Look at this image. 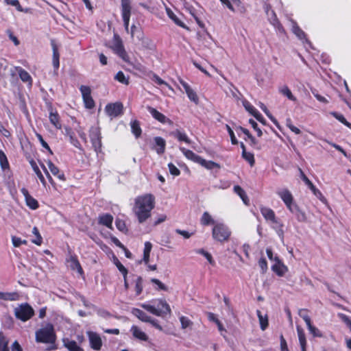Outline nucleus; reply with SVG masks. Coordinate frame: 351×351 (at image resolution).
<instances>
[{"label":"nucleus","mask_w":351,"mask_h":351,"mask_svg":"<svg viewBox=\"0 0 351 351\" xmlns=\"http://www.w3.org/2000/svg\"><path fill=\"white\" fill-rule=\"evenodd\" d=\"M154 204L155 198L151 194L138 196L135 199L133 212L139 223H142L150 217Z\"/></svg>","instance_id":"f257e3e1"},{"label":"nucleus","mask_w":351,"mask_h":351,"mask_svg":"<svg viewBox=\"0 0 351 351\" xmlns=\"http://www.w3.org/2000/svg\"><path fill=\"white\" fill-rule=\"evenodd\" d=\"M36 341L44 343H54L56 334L52 324H47L36 332Z\"/></svg>","instance_id":"f03ea898"},{"label":"nucleus","mask_w":351,"mask_h":351,"mask_svg":"<svg viewBox=\"0 0 351 351\" xmlns=\"http://www.w3.org/2000/svg\"><path fill=\"white\" fill-rule=\"evenodd\" d=\"M231 232L223 223H217L214 226L212 231L213 238L219 242L228 241Z\"/></svg>","instance_id":"7ed1b4c3"},{"label":"nucleus","mask_w":351,"mask_h":351,"mask_svg":"<svg viewBox=\"0 0 351 351\" xmlns=\"http://www.w3.org/2000/svg\"><path fill=\"white\" fill-rule=\"evenodd\" d=\"M14 314L18 319L26 322L34 315V311L28 304L25 303L15 308Z\"/></svg>","instance_id":"20e7f679"},{"label":"nucleus","mask_w":351,"mask_h":351,"mask_svg":"<svg viewBox=\"0 0 351 351\" xmlns=\"http://www.w3.org/2000/svg\"><path fill=\"white\" fill-rule=\"evenodd\" d=\"M278 195L284 202L287 208L291 212L295 213L298 210V207L293 203V196L291 192L287 189H283L277 191Z\"/></svg>","instance_id":"39448f33"},{"label":"nucleus","mask_w":351,"mask_h":351,"mask_svg":"<svg viewBox=\"0 0 351 351\" xmlns=\"http://www.w3.org/2000/svg\"><path fill=\"white\" fill-rule=\"evenodd\" d=\"M121 15L124 23V27L128 33H129V22L131 15V2L130 0H121Z\"/></svg>","instance_id":"423d86ee"},{"label":"nucleus","mask_w":351,"mask_h":351,"mask_svg":"<svg viewBox=\"0 0 351 351\" xmlns=\"http://www.w3.org/2000/svg\"><path fill=\"white\" fill-rule=\"evenodd\" d=\"M111 49L114 51V52L117 54L120 58H121L124 61L127 62L128 60V56L125 51L123 45L122 44V41L119 36L114 35L113 43L111 46Z\"/></svg>","instance_id":"0eeeda50"},{"label":"nucleus","mask_w":351,"mask_h":351,"mask_svg":"<svg viewBox=\"0 0 351 351\" xmlns=\"http://www.w3.org/2000/svg\"><path fill=\"white\" fill-rule=\"evenodd\" d=\"M90 138L95 152H99L101 148V136L100 130L98 127H92L90 129Z\"/></svg>","instance_id":"6e6552de"},{"label":"nucleus","mask_w":351,"mask_h":351,"mask_svg":"<svg viewBox=\"0 0 351 351\" xmlns=\"http://www.w3.org/2000/svg\"><path fill=\"white\" fill-rule=\"evenodd\" d=\"M85 107L91 109L95 106V102L91 97V90L89 86L82 85L80 87Z\"/></svg>","instance_id":"1a4fd4ad"},{"label":"nucleus","mask_w":351,"mask_h":351,"mask_svg":"<svg viewBox=\"0 0 351 351\" xmlns=\"http://www.w3.org/2000/svg\"><path fill=\"white\" fill-rule=\"evenodd\" d=\"M86 335L90 348L95 350H100L102 347V340L100 335L93 331H87Z\"/></svg>","instance_id":"9d476101"},{"label":"nucleus","mask_w":351,"mask_h":351,"mask_svg":"<svg viewBox=\"0 0 351 351\" xmlns=\"http://www.w3.org/2000/svg\"><path fill=\"white\" fill-rule=\"evenodd\" d=\"M105 110L109 117H116L122 113L123 105L119 102L110 104L106 106Z\"/></svg>","instance_id":"9b49d317"},{"label":"nucleus","mask_w":351,"mask_h":351,"mask_svg":"<svg viewBox=\"0 0 351 351\" xmlns=\"http://www.w3.org/2000/svg\"><path fill=\"white\" fill-rule=\"evenodd\" d=\"M147 109L148 112L152 114V116L155 119H156L157 121L160 122L161 123L169 124V125L173 124V122L171 119L167 118L165 114H162L161 112L158 111L156 109H155L151 106H147Z\"/></svg>","instance_id":"f8f14e48"},{"label":"nucleus","mask_w":351,"mask_h":351,"mask_svg":"<svg viewBox=\"0 0 351 351\" xmlns=\"http://www.w3.org/2000/svg\"><path fill=\"white\" fill-rule=\"evenodd\" d=\"M271 269L279 276H282L288 271V268L279 259L278 256L274 258V264L271 266Z\"/></svg>","instance_id":"ddd939ff"},{"label":"nucleus","mask_w":351,"mask_h":351,"mask_svg":"<svg viewBox=\"0 0 351 351\" xmlns=\"http://www.w3.org/2000/svg\"><path fill=\"white\" fill-rule=\"evenodd\" d=\"M261 213L266 221L271 223H276L278 222L276 215L271 208L262 206L261 208Z\"/></svg>","instance_id":"4468645a"},{"label":"nucleus","mask_w":351,"mask_h":351,"mask_svg":"<svg viewBox=\"0 0 351 351\" xmlns=\"http://www.w3.org/2000/svg\"><path fill=\"white\" fill-rule=\"evenodd\" d=\"M51 45L53 51L52 64L55 70H58L60 66V53L58 47L54 40H51Z\"/></svg>","instance_id":"2eb2a0df"},{"label":"nucleus","mask_w":351,"mask_h":351,"mask_svg":"<svg viewBox=\"0 0 351 351\" xmlns=\"http://www.w3.org/2000/svg\"><path fill=\"white\" fill-rule=\"evenodd\" d=\"M21 191L22 194L23 195V196L25 197L27 205L31 209H33V210L36 209L38 207V203L37 200H36L33 197H32L29 195L28 191L26 189L23 188V189H21Z\"/></svg>","instance_id":"dca6fc26"},{"label":"nucleus","mask_w":351,"mask_h":351,"mask_svg":"<svg viewBox=\"0 0 351 351\" xmlns=\"http://www.w3.org/2000/svg\"><path fill=\"white\" fill-rule=\"evenodd\" d=\"M181 84L183 86L189 99L191 101L197 104L198 102V97L196 93L190 87V86L187 83L184 82H181Z\"/></svg>","instance_id":"f3484780"},{"label":"nucleus","mask_w":351,"mask_h":351,"mask_svg":"<svg viewBox=\"0 0 351 351\" xmlns=\"http://www.w3.org/2000/svg\"><path fill=\"white\" fill-rule=\"evenodd\" d=\"M222 4L225 5L230 11L234 12L241 5L240 0H219Z\"/></svg>","instance_id":"a211bd4d"},{"label":"nucleus","mask_w":351,"mask_h":351,"mask_svg":"<svg viewBox=\"0 0 351 351\" xmlns=\"http://www.w3.org/2000/svg\"><path fill=\"white\" fill-rule=\"evenodd\" d=\"M130 331L132 332L133 336L135 338L138 339L141 341L148 340L147 335L136 326H132L130 329Z\"/></svg>","instance_id":"6ab92c4d"},{"label":"nucleus","mask_w":351,"mask_h":351,"mask_svg":"<svg viewBox=\"0 0 351 351\" xmlns=\"http://www.w3.org/2000/svg\"><path fill=\"white\" fill-rule=\"evenodd\" d=\"M180 150L182 152V153L184 155V156L188 158L189 160H191L195 162L198 163L200 156L196 155L194 152L192 151L187 149L184 147H180Z\"/></svg>","instance_id":"aec40b11"},{"label":"nucleus","mask_w":351,"mask_h":351,"mask_svg":"<svg viewBox=\"0 0 351 351\" xmlns=\"http://www.w3.org/2000/svg\"><path fill=\"white\" fill-rule=\"evenodd\" d=\"M98 220L100 224H102L109 228H112L113 217L111 215H101L99 217Z\"/></svg>","instance_id":"412c9836"},{"label":"nucleus","mask_w":351,"mask_h":351,"mask_svg":"<svg viewBox=\"0 0 351 351\" xmlns=\"http://www.w3.org/2000/svg\"><path fill=\"white\" fill-rule=\"evenodd\" d=\"M47 164L53 176H57L61 180H65L64 175L60 173L59 169L51 160H48Z\"/></svg>","instance_id":"4be33fe9"},{"label":"nucleus","mask_w":351,"mask_h":351,"mask_svg":"<svg viewBox=\"0 0 351 351\" xmlns=\"http://www.w3.org/2000/svg\"><path fill=\"white\" fill-rule=\"evenodd\" d=\"M132 313L142 322H147L151 321V317L148 316L145 312L138 308H133L132 310Z\"/></svg>","instance_id":"5701e85b"},{"label":"nucleus","mask_w":351,"mask_h":351,"mask_svg":"<svg viewBox=\"0 0 351 351\" xmlns=\"http://www.w3.org/2000/svg\"><path fill=\"white\" fill-rule=\"evenodd\" d=\"M154 142L158 147L156 151L158 154H161L165 152L166 142L162 137L157 136L154 138Z\"/></svg>","instance_id":"b1692460"},{"label":"nucleus","mask_w":351,"mask_h":351,"mask_svg":"<svg viewBox=\"0 0 351 351\" xmlns=\"http://www.w3.org/2000/svg\"><path fill=\"white\" fill-rule=\"evenodd\" d=\"M256 314L258 317L261 328L262 330H265L268 326V316L266 314L263 315L259 310L256 311Z\"/></svg>","instance_id":"393cba45"},{"label":"nucleus","mask_w":351,"mask_h":351,"mask_svg":"<svg viewBox=\"0 0 351 351\" xmlns=\"http://www.w3.org/2000/svg\"><path fill=\"white\" fill-rule=\"evenodd\" d=\"M49 121L50 123L54 125V127L58 130L62 128V125L60 122V117L57 112H51L49 113Z\"/></svg>","instance_id":"a878e982"},{"label":"nucleus","mask_w":351,"mask_h":351,"mask_svg":"<svg viewBox=\"0 0 351 351\" xmlns=\"http://www.w3.org/2000/svg\"><path fill=\"white\" fill-rule=\"evenodd\" d=\"M64 345L69 351H83L75 341L69 339H64Z\"/></svg>","instance_id":"bb28decb"},{"label":"nucleus","mask_w":351,"mask_h":351,"mask_svg":"<svg viewBox=\"0 0 351 351\" xmlns=\"http://www.w3.org/2000/svg\"><path fill=\"white\" fill-rule=\"evenodd\" d=\"M152 248V244L149 241H146L145 243L144 250H143V262L147 265L149 261V255Z\"/></svg>","instance_id":"cd10ccee"},{"label":"nucleus","mask_w":351,"mask_h":351,"mask_svg":"<svg viewBox=\"0 0 351 351\" xmlns=\"http://www.w3.org/2000/svg\"><path fill=\"white\" fill-rule=\"evenodd\" d=\"M167 14L168 16L178 26L182 27L183 28H187L184 23L180 20V19L173 13L172 10L169 8L166 9Z\"/></svg>","instance_id":"c85d7f7f"},{"label":"nucleus","mask_w":351,"mask_h":351,"mask_svg":"<svg viewBox=\"0 0 351 351\" xmlns=\"http://www.w3.org/2000/svg\"><path fill=\"white\" fill-rule=\"evenodd\" d=\"M171 134L180 141H184L187 144H190L191 143V140L189 138L186 134L184 132H182L178 130L173 132Z\"/></svg>","instance_id":"c756f323"},{"label":"nucleus","mask_w":351,"mask_h":351,"mask_svg":"<svg viewBox=\"0 0 351 351\" xmlns=\"http://www.w3.org/2000/svg\"><path fill=\"white\" fill-rule=\"evenodd\" d=\"M0 299L3 300L15 301L19 299V295L15 292L7 293L0 291Z\"/></svg>","instance_id":"7c9ffc66"},{"label":"nucleus","mask_w":351,"mask_h":351,"mask_svg":"<svg viewBox=\"0 0 351 351\" xmlns=\"http://www.w3.org/2000/svg\"><path fill=\"white\" fill-rule=\"evenodd\" d=\"M29 163H30L31 167H32L34 173L36 174V176L39 178V180L41 182V183L43 185H45L46 182H45V180L44 178V176H43V174H42L41 171H40V169H39L38 165H36V162L34 160H30Z\"/></svg>","instance_id":"2f4dec72"},{"label":"nucleus","mask_w":351,"mask_h":351,"mask_svg":"<svg viewBox=\"0 0 351 351\" xmlns=\"http://www.w3.org/2000/svg\"><path fill=\"white\" fill-rule=\"evenodd\" d=\"M142 308L147 310V311L150 312L151 313L160 316L162 315V309L157 308L154 306L147 304H141Z\"/></svg>","instance_id":"473e14b6"},{"label":"nucleus","mask_w":351,"mask_h":351,"mask_svg":"<svg viewBox=\"0 0 351 351\" xmlns=\"http://www.w3.org/2000/svg\"><path fill=\"white\" fill-rule=\"evenodd\" d=\"M198 163L207 169H213L215 167H219V165L217 163L211 160H206L202 157L200 158Z\"/></svg>","instance_id":"72a5a7b5"},{"label":"nucleus","mask_w":351,"mask_h":351,"mask_svg":"<svg viewBox=\"0 0 351 351\" xmlns=\"http://www.w3.org/2000/svg\"><path fill=\"white\" fill-rule=\"evenodd\" d=\"M279 93L285 96H286L291 101H295L296 98L293 95L291 90L287 86H283L280 87Z\"/></svg>","instance_id":"f704fd0d"},{"label":"nucleus","mask_w":351,"mask_h":351,"mask_svg":"<svg viewBox=\"0 0 351 351\" xmlns=\"http://www.w3.org/2000/svg\"><path fill=\"white\" fill-rule=\"evenodd\" d=\"M243 106L245 109L250 113L252 115L254 116L256 114L259 117L258 111L247 100L244 99L243 101Z\"/></svg>","instance_id":"c9c22d12"},{"label":"nucleus","mask_w":351,"mask_h":351,"mask_svg":"<svg viewBox=\"0 0 351 351\" xmlns=\"http://www.w3.org/2000/svg\"><path fill=\"white\" fill-rule=\"evenodd\" d=\"M297 332H298V336L300 347L301 348L306 347V340L305 333H304L303 329L299 326H297Z\"/></svg>","instance_id":"e433bc0d"},{"label":"nucleus","mask_w":351,"mask_h":351,"mask_svg":"<svg viewBox=\"0 0 351 351\" xmlns=\"http://www.w3.org/2000/svg\"><path fill=\"white\" fill-rule=\"evenodd\" d=\"M132 132L136 138L139 137L141 134V129L140 128L139 122L136 120L133 121L130 123Z\"/></svg>","instance_id":"4c0bfd02"},{"label":"nucleus","mask_w":351,"mask_h":351,"mask_svg":"<svg viewBox=\"0 0 351 351\" xmlns=\"http://www.w3.org/2000/svg\"><path fill=\"white\" fill-rule=\"evenodd\" d=\"M234 191L241 198L243 202L247 204L248 198L245 191L239 185H236L234 186Z\"/></svg>","instance_id":"58836bf2"},{"label":"nucleus","mask_w":351,"mask_h":351,"mask_svg":"<svg viewBox=\"0 0 351 351\" xmlns=\"http://www.w3.org/2000/svg\"><path fill=\"white\" fill-rule=\"evenodd\" d=\"M69 262L70 263V267L73 269H76L80 274L82 272V268L79 261H77V259L75 257L71 256L69 260Z\"/></svg>","instance_id":"ea45409f"},{"label":"nucleus","mask_w":351,"mask_h":351,"mask_svg":"<svg viewBox=\"0 0 351 351\" xmlns=\"http://www.w3.org/2000/svg\"><path fill=\"white\" fill-rule=\"evenodd\" d=\"M32 234L35 236V239H32V242L37 245H40L43 242V238L36 227L33 228Z\"/></svg>","instance_id":"a19ab883"},{"label":"nucleus","mask_w":351,"mask_h":351,"mask_svg":"<svg viewBox=\"0 0 351 351\" xmlns=\"http://www.w3.org/2000/svg\"><path fill=\"white\" fill-rule=\"evenodd\" d=\"M19 75L21 78V80L24 82H29L30 84H32V77L24 69H20L19 70Z\"/></svg>","instance_id":"79ce46f5"},{"label":"nucleus","mask_w":351,"mask_h":351,"mask_svg":"<svg viewBox=\"0 0 351 351\" xmlns=\"http://www.w3.org/2000/svg\"><path fill=\"white\" fill-rule=\"evenodd\" d=\"M201 223L203 225L207 226L210 223H214L215 221L211 215L208 212H204L201 218Z\"/></svg>","instance_id":"37998d69"},{"label":"nucleus","mask_w":351,"mask_h":351,"mask_svg":"<svg viewBox=\"0 0 351 351\" xmlns=\"http://www.w3.org/2000/svg\"><path fill=\"white\" fill-rule=\"evenodd\" d=\"M158 308L162 309V313H170L171 308L169 305L167 303V302L164 300H159L158 304Z\"/></svg>","instance_id":"c03bdc74"},{"label":"nucleus","mask_w":351,"mask_h":351,"mask_svg":"<svg viewBox=\"0 0 351 351\" xmlns=\"http://www.w3.org/2000/svg\"><path fill=\"white\" fill-rule=\"evenodd\" d=\"M8 341L0 332V351H10L8 347Z\"/></svg>","instance_id":"a18cd8bd"},{"label":"nucleus","mask_w":351,"mask_h":351,"mask_svg":"<svg viewBox=\"0 0 351 351\" xmlns=\"http://www.w3.org/2000/svg\"><path fill=\"white\" fill-rule=\"evenodd\" d=\"M298 315L304 319L306 326L311 322V318L308 315V311L305 308H301L298 311Z\"/></svg>","instance_id":"49530a36"},{"label":"nucleus","mask_w":351,"mask_h":351,"mask_svg":"<svg viewBox=\"0 0 351 351\" xmlns=\"http://www.w3.org/2000/svg\"><path fill=\"white\" fill-rule=\"evenodd\" d=\"M143 288V278L138 276L135 280V291L137 295L141 293Z\"/></svg>","instance_id":"de8ad7c7"},{"label":"nucleus","mask_w":351,"mask_h":351,"mask_svg":"<svg viewBox=\"0 0 351 351\" xmlns=\"http://www.w3.org/2000/svg\"><path fill=\"white\" fill-rule=\"evenodd\" d=\"M243 158L247 160L251 166H253L254 164V157L253 154L250 152H247L246 150H243L242 152Z\"/></svg>","instance_id":"09e8293b"},{"label":"nucleus","mask_w":351,"mask_h":351,"mask_svg":"<svg viewBox=\"0 0 351 351\" xmlns=\"http://www.w3.org/2000/svg\"><path fill=\"white\" fill-rule=\"evenodd\" d=\"M307 328L311 334H312L314 337H322V333L320 330L316 327L313 326L311 323L307 325Z\"/></svg>","instance_id":"8fccbe9b"},{"label":"nucleus","mask_w":351,"mask_h":351,"mask_svg":"<svg viewBox=\"0 0 351 351\" xmlns=\"http://www.w3.org/2000/svg\"><path fill=\"white\" fill-rule=\"evenodd\" d=\"M196 252L197 254L203 255L211 265L215 264V261H214L211 254H209L208 252H206L204 250L199 249L196 251Z\"/></svg>","instance_id":"3c124183"},{"label":"nucleus","mask_w":351,"mask_h":351,"mask_svg":"<svg viewBox=\"0 0 351 351\" xmlns=\"http://www.w3.org/2000/svg\"><path fill=\"white\" fill-rule=\"evenodd\" d=\"M331 114L334 117H335L337 120H339L341 123H342L343 124H344L347 127L351 128V123L348 122L346 121V119H345V117L342 114H338L337 112H332Z\"/></svg>","instance_id":"603ef678"},{"label":"nucleus","mask_w":351,"mask_h":351,"mask_svg":"<svg viewBox=\"0 0 351 351\" xmlns=\"http://www.w3.org/2000/svg\"><path fill=\"white\" fill-rule=\"evenodd\" d=\"M180 321L181 323L182 328L183 329L191 327L193 324L192 322L185 316H181L180 317Z\"/></svg>","instance_id":"864d4df0"},{"label":"nucleus","mask_w":351,"mask_h":351,"mask_svg":"<svg viewBox=\"0 0 351 351\" xmlns=\"http://www.w3.org/2000/svg\"><path fill=\"white\" fill-rule=\"evenodd\" d=\"M115 80L124 84H129L128 78H127L125 76L124 73L122 71H119L117 73V75H115Z\"/></svg>","instance_id":"5fc2aeb1"},{"label":"nucleus","mask_w":351,"mask_h":351,"mask_svg":"<svg viewBox=\"0 0 351 351\" xmlns=\"http://www.w3.org/2000/svg\"><path fill=\"white\" fill-rule=\"evenodd\" d=\"M151 282L156 285L157 287H156V289L157 290H162V291H167V287L158 279L156 278H152Z\"/></svg>","instance_id":"6e6d98bb"},{"label":"nucleus","mask_w":351,"mask_h":351,"mask_svg":"<svg viewBox=\"0 0 351 351\" xmlns=\"http://www.w3.org/2000/svg\"><path fill=\"white\" fill-rule=\"evenodd\" d=\"M292 31L300 39L305 38L304 32L295 24L293 25Z\"/></svg>","instance_id":"4d7b16f0"},{"label":"nucleus","mask_w":351,"mask_h":351,"mask_svg":"<svg viewBox=\"0 0 351 351\" xmlns=\"http://www.w3.org/2000/svg\"><path fill=\"white\" fill-rule=\"evenodd\" d=\"M114 264L116 265L119 271L121 272L122 274L123 275V278H125L128 274V270L126 269V268L121 264V263L118 259L115 260Z\"/></svg>","instance_id":"13d9d810"},{"label":"nucleus","mask_w":351,"mask_h":351,"mask_svg":"<svg viewBox=\"0 0 351 351\" xmlns=\"http://www.w3.org/2000/svg\"><path fill=\"white\" fill-rule=\"evenodd\" d=\"M12 243L15 247H19L21 244H27L26 240H22L21 238L12 236Z\"/></svg>","instance_id":"bf43d9fd"},{"label":"nucleus","mask_w":351,"mask_h":351,"mask_svg":"<svg viewBox=\"0 0 351 351\" xmlns=\"http://www.w3.org/2000/svg\"><path fill=\"white\" fill-rule=\"evenodd\" d=\"M0 164L2 169H5L8 167V162L7 157L3 151L0 150Z\"/></svg>","instance_id":"052dcab7"},{"label":"nucleus","mask_w":351,"mask_h":351,"mask_svg":"<svg viewBox=\"0 0 351 351\" xmlns=\"http://www.w3.org/2000/svg\"><path fill=\"white\" fill-rule=\"evenodd\" d=\"M142 45L146 49H148L150 50H152L154 49V45L153 42L151 40H149V38H143L142 39Z\"/></svg>","instance_id":"680f3d73"},{"label":"nucleus","mask_w":351,"mask_h":351,"mask_svg":"<svg viewBox=\"0 0 351 351\" xmlns=\"http://www.w3.org/2000/svg\"><path fill=\"white\" fill-rule=\"evenodd\" d=\"M168 167L171 175L178 176L180 174V171L173 163H169Z\"/></svg>","instance_id":"e2e57ef3"},{"label":"nucleus","mask_w":351,"mask_h":351,"mask_svg":"<svg viewBox=\"0 0 351 351\" xmlns=\"http://www.w3.org/2000/svg\"><path fill=\"white\" fill-rule=\"evenodd\" d=\"M36 136L38 139V141H40L41 145L45 147L46 149L48 150V152L51 154H53V152L51 151V149H50L49 146L48 145V144L45 141V140L43 139V138L42 137V136L39 134H36Z\"/></svg>","instance_id":"0e129e2a"},{"label":"nucleus","mask_w":351,"mask_h":351,"mask_svg":"<svg viewBox=\"0 0 351 351\" xmlns=\"http://www.w3.org/2000/svg\"><path fill=\"white\" fill-rule=\"evenodd\" d=\"M117 228L121 232H125L127 230L125 223L124 221L121 219H117L115 221Z\"/></svg>","instance_id":"69168bd1"},{"label":"nucleus","mask_w":351,"mask_h":351,"mask_svg":"<svg viewBox=\"0 0 351 351\" xmlns=\"http://www.w3.org/2000/svg\"><path fill=\"white\" fill-rule=\"evenodd\" d=\"M260 107L263 110V111L268 116V117L270 118V119L274 122V123L278 125L276 120L269 114V112L267 110V107L263 103L260 104Z\"/></svg>","instance_id":"338daca9"},{"label":"nucleus","mask_w":351,"mask_h":351,"mask_svg":"<svg viewBox=\"0 0 351 351\" xmlns=\"http://www.w3.org/2000/svg\"><path fill=\"white\" fill-rule=\"evenodd\" d=\"M5 2L8 5H11L12 6L16 7L19 11H22V8L19 0H5Z\"/></svg>","instance_id":"774afa93"}]
</instances>
